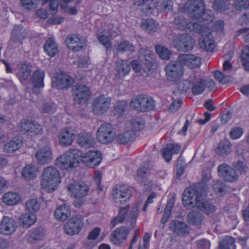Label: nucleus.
Returning a JSON list of instances; mask_svg holds the SVG:
<instances>
[{
  "label": "nucleus",
  "instance_id": "19",
  "mask_svg": "<svg viewBox=\"0 0 249 249\" xmlns=\"http://www.w3.org/2000/svg\"><path fill=\"white\" fill-rule=\"evenodd\" d=\"M26 36V30L22 26L16 25L12 31L10 41L15 47H18L22 44V41Z\"/></svg>",
  "mask_w": 249,
  "mask_h": 249
},
{
  "label": "nucleus",
  "instance_id": "8",
  "mask_svg": "<svg viewBox=\"0 0 249 249\" xmlns=\"http://www.w3.org/2000/svg\"><path fill=\"white\" fill-rule=\"evenodd\" d=\"M83 226V219L80 216H72L63 227L66 234L73 235L79 233Z\"/></svg>",
  "mask_w": 249,
  "mask_h": 249
},
{
  "label": "nucleus",
  "instance_id": "62",
  "mask_svg": "<svg viewBox=\"0 0 249 249\" xmlns=\"http://www.w3.org/2000/svg\"><path fill=\"white\" fill-rule=\"evenodd\" d=\"M200 18L205 22H207L205 24L208 26L209 22L212 21L213 18L212 12L204 10Z\"/></svg>",
  "mask_w": 249,
  "mask_h": 249
},
{
  "label": "nucleus",
  "instance_id": "33",
  "mask_svg": "<svg viewBox=\"0 0 249 249\" xmlns=\"http://www.w3.org/2000/svg\"><path fill=\"white\" fill-rule=\"evenodd\" d=\"M23 144V138L16 136L13 138L9 142L5 143L3 147L4 151L10 153L18 149Z\"/></svg>",
  "mask_w": 249,
  "mask_h": 249
},
{
  "label": "nucleus",
  "instance_id": "41",
  "mask_svg": "<svg viewBox=\"0 0 249 249\" xmlns=\"http://www.w3.org/2000/svg\"><path fill=\"white\" fill-rule=\"evenodd\" d=\"M74 138V135L71 130L64 129L59 136L60 143L64 145H69L71 144Z\"/></svg>",
  "mask_w": 249,
  "mask_h": 249
},
{
  "label": "nucleus",
  "instance_id": "56",
  "mask_svg": "<svg viewBox=\"0 0 249 249\" xmlns=\"http://www.w3.org/2000/svg\"><path fill=\"white\" fill-rule=\"evenodd\" d=\"M232 165L235 170H237L241 174H245L248 169L247 163L243 160H238L234 162Z\"/></svg>",
  "mask_w": 249,
  "mask_h": 249
},
{
  "label": "nucleus",
  "instance_id": "47",
  "mask_svg": "<svg viewBox=\"0 0 249 249\" xmlns=\"http://www.w3.org/2000/svg\"><path fill=\"white\" fill-rule=\"evenodd\" d=\"M117 52H126L131 54L135 51V47L132 43L124 40L120 42L116 48Z\"/></svg>",
  "mask_w": 249,
  "mask_h": 249
},
{
  "label": "nucleus",
  "instance_id": "10",
  "mask_svg": "<svg viewBox=\"0 0 249 249\" xmlns=\"http://www.w3.org/2000/svg\"><path fill=\"white\" fill-rule=\"evenodd\" d=\"M111 99L105 95L96 97L92 104V109L95 115H103L107 112L110 106Z\"/></svg>",
  "mask_w": 249,
  "mask_h": 249
},
{
  "label": "nucleus",
  "instance_id": "4",
  "mask_svg": "<svg viewBox=\"0 0 249 249\" xmlns=\"http://www.w3.org/2000/svg\"><path fill=\"white\" fill-rule=\"evenodd\" d=\"M130 106L137 111L146 112L155 108V102L149 96L139 95L131 99Z\"/></svg>",
  "mask_w": 249,
  "mask_h": 249
},
{
  "label": "nucleus",
  "instance_id": "63",
  "mask_svg": "<svg viewBox=\"0 0 249 249\" xmlns=\"http://www.w3.org/2000/svg\"><path fill=\"white\" fill-rule=\"evenodd\" d=\"M235 5L238 10L246 9L249 7V0H236Z\"/></svg>",
  "mask_w": 249,
  "mask_h": 249
},
{
  "label": "nucleus",
  "instance_id": "40",
  "mask_svg": "<svg viewBox=\"0 0 249 249\" xmlns=\"http://www.w3.org/2000/svg\"><path fill=\"white\" fill-rule=\"evenodd\" d=\"M97 36L99 42L103 44L107 50L111 48L112 46L111 42V35L110 33H107L106 30H104L97 33Z\"/></svg>",
  "mask_w": 249,
  "mask_h": 249
},
{
  "label": "nucleus",
  "instance_id": "53",
  "mask_svg": "<svg viewBox=\"0 0 249 249\" xmlns=\"http://www.w3.org/2000/svg\"><path fill=\"white\" fill-rule=\"evenodd\" d=\"M155 49L157 53L162 59H167L170 58L171 53L167 48L157 45H155Z\"/></svg>",
  "mask_w": 249,
  "mask_h": 249
},
{
  "label": "nucleus",
  "instance_id": "7",
  "mask_svg": "<svg viewBox=\"0 0 249 249\" xmlns=\"http://www.w3.org/2000/svg\"><path fill=\"white\" fill-rule=\"evenodd\" d=\"M167 79L170 81L179 80L183 74V67L180 62L171 61L165 68Z\"/></svg>",
  "mask_w": 249,
  "mask_h": 249
},
{
  "label": "nucleus",
  "instance_id": "12",
  "mask_svg": "<svg viewBox=\"0 0 249 249\" xmlns=\"http://www.w3.org/2000/svg\"><path fill=\"white\" fill-rule=\"evenodd\" d=\"M79 159L86 166L94 168L101 162L102 154L99 151H90L79 156Z\"/></svg>",
  "mask_w": 249,
  "mask_h": 249
},
{
  "label": "nucleus",
  "instance_id": "51",
  "mask_svg": "<svg viewBox=\"0 0 249 249\" xmlns=\"http://www.w3.org/2000/svg\"><path fill=\"white\" fill-rule=\"evenodd\" d=\"M241 59L245 70L249 71V46H245L243 47Z\"/></svg>",
  "mask_w": 249,
  "mask_h": 249
},
{
  "label": "nucleus",
  "instance_id": "13",
  "mask_svg": "<svg viewBox=\"0 0 249 249\" xmlns=\"http://www.w3.org/2000/svg\"><path fill=\"white\" fill-rule=\"evenodd\" d=\"M65 42L68 48L74 52L82 50L85 45V40L79 35H70L66 38Z\"/></svg>",
  "mask_w": 249,
  "mask_h": 249
},
{
  "label": "nucleus",
  "instance_id": "17",
  "mask_svg": "<svg viewBox=\"0 0 249 249\" xmlns=\"http://www.w3.org/2000/svg\"><path fill=\"white\" fill-rule=\"evenodd\" d=\"M73 83L72 78L64 73H58L53 81V86L58 89H67Z\"/></svg>",
  "mask_w": 249,
  "mask_h": 249
},
{
  "label": "nucleus",
  "instance_id": "2",
  "mask_svg": "<svg viewBox=\"0 0 249 249\" xmlns=\"http://www.w3.org/2000/svg\"><path fill=\"white\" fill-rule=\"evenodd\" d=\"M124 207L119 210L118 214L111 221V228H114L117 224L122 223L124 221L129 222L130 227L133 228L139 214L138 207L136 205L130 211L129 210V205H125Z\"/></svg>",
  "mask_w": 249,
  "mask_h": 249
},
{
  "label": "nucleus",
  "instance_id": "1",
  "mask_svg": "<svg viewBox=\"0 0 249 249\" xmlns=\"http://www.w3.org/2000/svg\"><path fill=\"white\" fill-rule=\"evenodd\" d=\"M41 188L48 193L54 192L61 181L59 171L53 166L45 168L42 174Z\"/></svg>",
  "mask_w": 249,
  "mask_h": 249
},
{
  "label": "nucleus",
  "instance_id": "48",
  "mask_svg": "<svg viewBox=\"0 0 249 249\" xmlns=\"http://www.w3.org/2000/svg\"><path fill=\"white\" fill-rule=\"evenodd\" d=\"M158 26V23L152 19H144L142 21L141 27L142 29L147 32H156Z\"/></svg>",
  "mask_w": 249,
  "mask_h": 249
},
{
  "label": "nucleus",
  "instance_id": "3",
  "mask_svg": "<svg viewBox=\"0 0 249 249\" xmlns=\"http://www.w3.org/2000/svg\"><path fill=\"white\" fill-rule=\"evenodd\" d=\"M79 153L77 149H70L56 159V165L62 169L77 166L80 161Z\"/></svg>",
  "mask_w": 249,
  "mask_h": 249
},
{
  "label": "nucleus",
  "instance_id": "42",
  "mask_svg": "<svg viewBox=\"0 0 249 249\" xmlns=\"http://www.w3.org/2000/svg\"><path fill=\"white\" fill-rule=\"evenodd\" d=\"M175 27L180 30L187 31L191 28L192 22L183 17L178 16L175 18Z\"/></svg>",
  "mask_w": 249,
  "mask_h": 249
},
{
  "label": "nucleus",
  "instance_id": "39",
  "mask_svg": "<svg viewBox=\"0 0 249 249\" xmlns=\"http://www.w3.org/2000/svg\"><path fill=\"white\" fill-rule=\"evenodd\" d=\"M44 51L51 57L54 56L58 52L56 42L52 38L46 41L44 45Z\"/></svg>",
  "mask_w": 249,
  "mask_h": 249
},
{
  "label": "nucleus",
  "instance_id": "23",
  "mask_svg": "<svg viewBox=\"0 0 249 249\" xmlns=\"http://www.w3.org/2000/svg\"><path fill=\"white\" fill-rule=\"evenodd\" d=\"M131 195L129 188L126 185L117 186L116 188L113 190L112 194L114 201H115L118 204H121L120 198L129 199Z\"/></svg>",
  "mask_w": 249,
  "mask_h": 249
},
{
  "label": "nucleus",
  "instance_id": "55",
  "mask_svg": "<svg viewBox=\"0 0 249 249\" xmlns=\"http://www.w3.org/2000/svg\"><path fill=\"white\" fill-rule=\"evenodd\" d=\"M191 27L194 32H198L201 35L205 34L209 31L208 26L205 24H201L198 22L192 23Z\"/></svg>",
  "mask_w": 249,
  "mask_h": 249
},
{
  "label": "nucleus",
  "instance_id": "34",
  "mask_svg": "<svg viewBox=\"0 0 249 249\" xmlns=\"http://www.w3.org/2000/svg\"><path fill=\"white\" fill-rule=\"evenodd\" d=\"M204 10L203 0H193V7L189 12V14L193 18H200Z\"/></svg>",
  "mask_w": 249,
  "mask_h": 249
},
{
  "label": "nucleus",
  "instance_id": "44",
  "mask_svg": "<svg viewBox=\"0 0 249 249\" xmlns=\"http://www.w3.org/2000/svg\"><path fill=\"white\" fill-rule=\"evenodd\" d=\"M20 196L17 193L9 192L4 194L3 202L7 205H14L20 200Z\"/></svg>",
  "mask_w": 249,
  "mask_h": 249
},
{
  "label": "nucleus",
  "instance_id": "46",
  "mask_svg": "<svg viewBox=\"0 0 249 249\" xmlns=\"http://www.w3.org/2000/svg\"><path fill=\"white\" fill-rule=\"evenodd\" d=\"M156 8L160 12L171 11L173 2L171 0H160L156 3Z\"/></svg>",
  "mask_w": 249,
  "mask_h": 249
},
{
  "label": "nucleus",
  "instance_id": "16",
  "mask_svg": "<svg viewBox=\"0 0 249 249\" xmlns=\"http://www.w3.org/2000/svg\"><path fill=\"white\" fill-rule=\"evenodd\" d=\"M207 214L213 213L215 207L208 200H205L201 195H197L195 199L194 207Z\"/></svg>",
  "mask_w": 249,
  "mask_h": 249
},
{
  "label": "nucleus",
  "instance_id": "29",
  "mask_svg": "<svg viewBox=\"0 0 249 249\" xmlns=\"http://www.w3.org/2000/svg\"><path fill=\"white\" fill-rule=\"evenodd\" d=\"M32 66L27 63H21L18 66L17 76L20 81L27 80L31 76Z\"/></svg>",
  "mask_w": 249,
  "mask_h": 249
},
{
  "label": "nucleus",
  "instance_id": "28",
  "mask_svg": "<svg viewBox=\"0 0 249 249\" xmlns=\"http://www.w3.org/2000/svg\"><path fill=\"white\" fill-rule=\"evenodd\" d=\"M152 170V166L149 161L144 163L142 167L139 168L137 171V178L138 181L146 183L148 177L150 175Z\"/></svg>",
  "mask_w": 249,
  "mask_h": 249
},
{
  "label": "nucleus",
  "instance_id": "36",
  "mask_svg": "<svg viewBox=\"0 0 249 249\" xmlns=\"http://www.w3.org/2000/svg\"><path fill=\"white\" fill-rule=\"evenodd\" d=\"M116 64V71L119 77H124L129 73L131 67L127 61L121 59L117 61Z\"/></svg>",
  "mask_w": 249,
  "mask_h": 249
},
{
  "label": "nucleus",
  "instance_id": "14",
  "mask_svg": "<svg viewBox=\"0 0 249 249\" xmlns=\"http://www.w3.org/2000/svg\"><path fill=\"white\" fill-rule=\"evenodd\" d=\"M217 170L219 176L226 181L232 182L238 179V175L235 169L226 164L219 165Z\"/></svg>",
  "mask_w": 249,
  "mask_h": 249
},
{
  "label": "nucleus",
  "instance_id": "11",
  "mask_svg": "<svg viewBox=\"0 0 249 249\" xmlns=\"http://www.w3.org/2000/svg\"><path fill=\"white\" fill-rule=\"evenodd\" d=\"M72 90L75 103L78 104L85 103L89 99L90 91L87 86L80 84H76Z\"/></svg>",
  "mask_w": 249,
  "mask_h": 249
},
{
  "label": "nucleus",
  "instance_id": "26",
  "mask_svg": "<svg viewBox=\"0 0 249 249\" xmlns=\"http://www.w3.org/2000/svg\"><path fill=\"white\" fill-rule=\"evenodd\" d=\"M169 229L178 235L182 236L189 232V228L187 225L178 220H174L171 222Z\"/></svg>",
  "mask_w": 249,
  "mask_h": 249
},
{
  "label": "nucleus",
  "instance_id": "9",
  "mask_svg": "<svg viewBox=\"0 0 249 249\" xmlns=\"http://www.w3.org/2000/svg\"><path fill=\"white\" fill-rule=\"evenodd\" d=\"M97 138L102 143L112 142L115 138V133L113 131L112 125L108 123L101 125L97 131Z\"/></svg>",
  "mask_w": 249,
  "mask_h": 249
},
{
  "label": "nucleus",
  "instance_id": "58",
  "mask_svg": "<svg viewBox=\"0 0 249 249\" xmlns=\"http://www.w3.org/2000/svg\"><path fill=\"white\" fill-rule=\"evenodd\" d=\"M39 0H20L21 5L26 9H33L36 7Z\"/></svg>",
  "mask_w": 249,
  "mask_h": 249
},
{
  "label": "nucleus",
  "instance_id": "25",
  "mask_svg": "<svg viewBox=\"0 0 249 249\" xmlns=\"http://www.w3.org/2000/svg\"><path fill=\"white\" fill-rule=\"evenodd\" d=\"M179 61L190 69H195L201 64V58L193 54H182L179 57Z\"/></svg>",
  "mask_w": 249,
  "mask_h": 249
},
{
  "label": "nucleus",
  "instance_id": "30",
  "mask_svg": "<svg viewBox=\"0 0 249 249\" xmlns=\"http://www.w3.org/2000/svg\"><path fill=\"white\" fill-rule=\"evenodd\" d=\"M180 149L181 146L179 145L170 143L161 149V153L165 160L169 162L171 160L173 154L178 153Z\"/></svg>",
  "mask_w": 249,
  "mask_h": 249
},
{
  "label": "nucleus",
  "instance_id": "38",
  "mask_svg": "<svg viewBox=\"0 0 249 249\" xmlns=\"http://www.w3.org/2000/svg\"><path fill=\"white\" fill-rule=\"evenodd\" d=\"M188 222L193 225L199 226L202 224L204 217L200 212L192 211L187 215Z\"/></svg>",
  "mask_w": 249,
  "mask_h": 249
},
{
  "label": "nucleus",
  "instance_id": "27",
  "mask_svg": "<svg viewBox=\"0 0 249 249\" xmlns=\"http://www.w3.org/2000/svg\"><path fill=\"white\" fill-rule=\"evenodd\" d=\"M77 143L81 147L87 148L93 147L95 144L94 138L90 133H81L76 139Z\"/></svg>",
  "mask_w": 249,
  "mask_h": 249
},
{
  "label": "nucleus",
  "instance_id": "37",
  "mask_svg": "<svg viewBox=\"0 0 249 249\" xmlns=\"http://www.w3.org/2000/svg\"><path fill=\"white\" fill-rule=\"evenodd\" d=\"M135 139V133L129 130L118 135L116 141L119 144L124 145L131 143Z\"/></svg>",
  "mask_w": 249,
  "mask_h": 249
},
{
  "label": "nucleus",
  "instance_id": "5",
  "mask_svg": "<svg viewBox=\"0 0 249 249\" xmlns=\"http://www.w3.org/2000/svg\"><path fill=\"white\" fill-rule=\"evenodd\" d=\"M195 40L188 34H178L174 37L173 45L178 50L187 52L192 50L195 45Z\"/></svg>",
  "mask_w": 249,
  "mask_h": 249
},
{
  "label": "nucleus",
  "instance_id": "22",
  "mask_svg": "<svg viewBox=\"0 0 249 249\" xmlns=\"http://www.w3.org/2000/svg\"><path fill=\"white\" fill-rule=\"evenodd\" d=\"M68 190L75 197H81L87 195L89 187L84 182H74L68 186Z\"/></svg>",
  "mask_w": 249,
  "mask_h": 249
},
{
  "label": "nucleus",
  "instance_id": "15",
  "mask_svg": "<svg viewBox=\"0 0 249 249\" xmlns=\"http://www.w3.org/2000/svg\"><path fill=\"white\" fill-rule=\"evenodd\" d=\"M35 157L37 163L40 165L49 163L53 157L50 144H46L38 150L36 153Z\"/></svg>",
  "mask_w": 249,
  "mask_h": 249
},
{
  "label": "nucleus",
  "instance_id": "50",
  "mask_svg": "<svg viewBox=\"0 0 249 249\" xmlns=\"http://www.w3.org/2000/svg\"><path fill=\"white\" fill-rule=\"evenodd\" d=\"M235 239L231 236H225L219 242V245L221 247H225L230 249H235Z\"/></svg>",
  "mask_w": 249,
  "mask_h": 249
},
{
  "label": "nucleus",
  "instance_id": "54",
  "mask_svg": "<svg viewBox=\"0 0 249 249\" xmlns=\"http://www.w3.org/2000/svg\"><path fill=\"white\" fill-rule=\"evenodd\" d=\"M39 109L42 113H50L53 111V104L50 101H43L39 106Z\"/></svg>",
  "mask_w": 249,
  "mask_h": 249
},
{
  "label": "nucleus",
  "instance_id": "49",
  "mask_svg": "<svg viewBox=\"0 0 249 249\" xmlns=\"http://www.w3.org/2000/svg\"><path fill=\"white\" fill-rule=\"evenodd\" d=\"M206 88L205 80L199 79L195 81L192 86V92L195 95L202 93Z\"/></svg>",
  "mask_w": 249,
  "mask_h": 249
},
{
  "label": "nucleus",
  "instance_id": "59",
  "mask_svg": "<svg viewBox=\"0 0 249 249\" xmlns=\"http://www.w3.org/2000/svg\"><path fill=\"white\" fill-rule=\"evenodd\" d=\"M34 121V120L28 119L21 120L19 123L21 131L28 133L30 129H31L30 126L32 125Z\"/></svg>",
  "mask_w": 249,
  "mask_h": 249
},
{
  "label": "nucleus",
  "instance_id": "18",
  "mask_svg": "<svg viewBox=\"0 0 249 249\" xmlns=\"http://www.w3.org/2000/svg\"><path fill=\"white\" fill-rule=\"evenodd\" d=\"M203 193H200L197 187H190L186 188L182 195V203L183 205L187 208L194 207V203L192 200L195 196V198L197 195L202 196Z\"/></svg>",
  "mask_w": 249,
  "mask_h": 249
},
{
  "label": "nucleus",
  "instance_id": "60",
  "mask_svg": "<svg viewBox=\"0 0 249 249\" xmlns=\"http://www.w3.org/2000/svg\"><path fill=\"white\" fill-rule=\"evenodd\" d=\"M211 244L209 240L201 239L196 241V246L197 249H210Z\"/></svg>",
  "mask_w": 249,
  "mask_h": 249
},
{
  "label": "nucleus",
  "instance_id": "35",
  "mask_svg": "<svg viewBox=\"0 0 249 249\" xmlns=\"http://www.w3.org/2000/svg\"><path fill=\"white\" fill-rule=\"evenodd\" d=\"M19 223L24 228H29L33 225L36 220L35 214L32 213H26L22 214L19 218Z\"/></svg>",
  "mask_w": 249,
  "mask_h": 249
},
{
  "label": "nucleus",
  "instance_id": "61",
  "mask_svg": "<svg viewBox=\"0 0 249 249\" xmlns=\"http://www.w3.org/2000/svg\"><path fill=\"white\" fill-rule=\"evenodd\" d=\"M30 127L31 129H30L28 133L37 135L40 133L42 131V126L35 121Z\"/></svg>",
  "mask_w": 249,
  "mask_h": 249
},
{
  "label": "nucleus",
  "instance_id": "45",
  "mask_svg": "<svg viewBox=\"0 0 249 249\" xmlns=\"http://www.w3.org/2000/svg\"><path fill=\"white\" fill-rule=\"evenodd\" d=\"M37 168L36 166L32 164L27 165L22 171V176L27 180L34 178L36 176Z\"/></svg>",
  "mask_w": 249,
  "mask_h": 249
},
{
  "label": "nucleus",
  "instance_id": "64",
  "mask_svg": "<svg viewBox=\"0 0 249 249\" xmlns=\"http://www.w3.org/2000/svg\"><path fill=\"white\" fill-rule=\"evenodd\" d=\"M243 134V129L239 127L232 128L230 133L231 138L236 139L240 138Z\"/></svg>",
  "mask_w": 249,
  "mask_h": 249
},
{
  "label": "nucleus",
  "instance_id": "21",
  "mask_svg": "<svg viewBox=\"0 0 249 249\" xmlns=\"http://www.w3.org/2000/svg\"><path fill=\"white\" fill-rule=\"evenodd\" d=\"M46 231L44 228L38 227L30 230L26 235V240L30 243H35L45 238Z\"/></svg>",
  "mask_w": 249,
  "mask_h": 249
},
{
  "label": "nucleus",
  "instance_id": "52",
  "mask_svg": "<svg viewBox=\"0 0 249 249\" xmlns=\"http://www.w3.org/2000/svg\"><path fill=\"white\" fill-rule=\"evenodd\" d=\"M130 125L132 131H139L144 127V121L141 117H136L131 120Z\"/></svg>",
  "mask_w": 249,
  "mask_h": 249
},
{
  "label": "nucleus",
  "instance_id": "6",
  "mask_svg": "<svg viewBox=\"0 0 249 249\" xmlns=\"http://www.w3.org/2000/svg\"><path fill=\"white\" fill-rule=\"evenodd\" d=\"M133 228L120 226L113 230L110 234V242L115 246H120L125 241Z\"/></svg>",
  "mask_w": 249,
  "mask_h": 249
},
{
  "label": "nucleus",
  "instance_id": "31",
  "mask_svg": "<svg viewBox=\"0 0 249 249\" xmlns=\"http://www.w3.org/2000/svg\"><path fill=\"white\" fill-rule=\"evenodd\" d=\"M71 214V211L69 206L62 204L57 207L54 213V216L58 221L66 220Z\"/></svg>",
  "mask_w": 249,
  "mask_h": 249
},
{
  "label": "nucleus",
  "instance_id": "57",
  "mask_svg": "<svg viewBox=\"0 0 249 249\" xmlns=\"http://www.w3.org/2000/svg\"><path fill=\"white\" fill-rule=\"evenodd\" d=\"M26 207L30 212H36L40 209V204L36 199H31L26 202Z\"/></svg>",
  "mask_w": 249,
  "mask_h": 249
},
{
  "label": "nucleus",
  "instance_id": "24",
  "mask_svg": "<svg viewBox=\"0 0 249 249\" xmlns=\"http://www.w3.org/2000/svg\"><path fill=\"white\" fill-rule=\"evenodd\" d=\"M44 76L45 72L43 71L37 70L34 72L31 78L32 82L34 85L33 93H39V90L38 89L42 88L44 87Z\"/></svg>",
  "mask_w": 249,
  "mask_h": 249
},
{
  "label": "nucleus",
  "instance_id": "43",
  "mask_svg": "<svg viewBox=\"0 0 249 249\" xmlns=\"http://www.w3.org/2000/svg\"><path fill=\"white\" fill-rule=\"evenodd\" d=\"M231 151V144L227 140H223L220 142L216 148L215 152L220 156H225L228 155Z\"/></svg>",
  "mask_w": 249,
  "mask_h": 249
},
{
  "label": "nucleus",
  "instance_id": "20",
  "mask_svg": "<svg viewBox=\"0 0 249 249\" xmlns=\"http://www.w3.org/2000/svg\"><path fill=\"white\" fill-rule=\"evenodd\" d=\"M17 224L12 218L4 216L0 224V233L5 235H10L16 231Z\"/></svg>",
  "mask_w": 249,
  "mask_h": 249
},
{
  "label": "nucleus",
  "instance_id": "32",
  "mask_svg": "<svg viewBox=\"0 0 249 249\" xmlns=\"http://www.w3.org/2000/svg\"><path fill=\"white\" fill-rule=\"evenodd\" d=\"M199 45L201 48L207 52L213 50L215 45L214 40L211 36V32H209L208 35L205 34L201 35L199 38Z\"/></svg>",
  "mask_w": 249,
  "mask_h": 249
}]
</instances>
